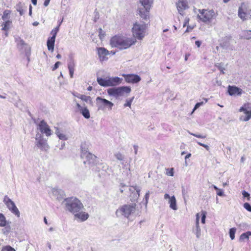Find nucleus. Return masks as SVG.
<instances>
[{
    "label": "nucleus",
    "mask_w": 251,
    "mask_h": 251,
    "mask_svg": "<svg viewBox=\"0 0 251 251\" xmlns=\"http://www.w3.org/2000/svg\"><path fill=\"white\" fill-rule=\"evenodd\" d=\"M136 40L123 36L115 35L110 40V45L112 48H117L120 50L127 49L134 45Z\"/></svg>",
    "instance_id": "f257e3e1"
},
{
    "label": "nucleus",
    "mask_w": 251,
    "mask_h": 251,
    "mask_svg": "<svg viewBox=\"0 0 251 251\" xmlns=\"http://www.w3.org/2000/svg\"><path fill=\"white\" fill-rule=\"evenodd\" d=\"M63 202H65L66 208L70 212L75 215L80 211L83 206L81 201L76 198H69L65 199Z\"/></svg>",
    "instance_id": "f03ea898"
},
{
    "label": "nucleus",
    "mask_w": 251,
    "mask_h": 251,
    "mask_svg": "<svg viewBox=\"0 0 251 251\" xmlns=\"http://www.w3.org/2000/svg\"><path fill=\"white\" fill-rule=\"evenodd\" d=\"M152 1L153 0H140V5L138 6L139 14L143 20L149 19L150 10Z\"/></svg>",
    "instance_id": "7ed1b4c3"
},
{
    "label": "nucleus",
    "mask_w": 251,
    "mask_h": 251,
    "mask_svg": "<svg viewBox=\"0 0 251 251\" xmlns=\"http://www.w3.org/2000/svg\"><path fill=\"white\" fill-rule=\"evenodd\" d=\"M136 207L135 203L124 204L116 210V215L117 217L124 216L128 218L130 215L135 212Z\"/></svg>",
    "instance_id": "20e7f679"
},
{
    "label": "nucleus",
    "mask_w": 251,
    "mask_h": 251,
    "mask_svg": "<svg viewBox=\"0 0 251 251\" xmlns=\"http://www.w3.org/2000/svg\"><path fill=\"white\" fill-rule=\"evenodd\" d=\"M131 92V88L129 86H121L113 87L107 89V93L109 96H113L116 98L123 96L125 93L128 94Z\"/></svg>",
    "instance_id": "39448f33"
},
{
    "label": "nucleus",
    "mask_w": 251,
    "mask_h": 251,
    "mask_svg": "<svg viewBox=\"0 0 251 251\" xmlns=\"http://www.w3.org/2000/svg\"><path fill=\"white\" fill-rule=\"evenodd\" d=\"M96 101L98 110L104 111L107 110L110 111L112 109V107L114 106L113 102L100 97H97Z\"/></svg>",
    "instance_id": "423d86ee"
},
{
    "label": "nucleus",
    "mask_w": 251,
    "mask_h": 251,
    "mask_svg": "<svg viewBox=\"0 0 251 251\" xmlns=\"http://www.w3.org/2000/svg\"><path fill=\"white\" fill-rule=\"evenodd\" d=\"M199 12L201 15H198V17L204 23H210L212 20L216 17V14L213 10L200 9Z\"/></svg>",
    "instance_id": "0eeeda50"
},
{
    "label": "nucleus",
    "mask_w": 251,
    "mask_h": 251,
    "mask_svg": "<svg viewBox=\"0 0 251 251\" xmlns=\"http://www.w3.org/2000/svg\"><path fill=\"white\" fill-rule=\"evenodd\" d=\"M146 24L136 23L132 27L133 35L138 40L142 39L145 35Z\"/></svg>",
    "instance_id": "6e6552de"
},
{
    "label": "nucleus",
    "mask_w": 251,
    "mask_h": 251,
    "mask_svg": "<svg viewBox=\"0 0 251 251\" xmlns=\"http://www.w3.org/2000/svg\"><path fill=\"white\" fill-rule=\"evenodd\" d=\"M35 145L42 151H47L49 149L47 141L44 139L41 133H37L35 136Z\"/></svg>",
    "instance_id": "1a4fd4ad"
},
{
    "label": "nucleus",
    "mask_w": 251,
    "mask_h": 251,
    "mask_svg": "<svg viewBox=\"0 0 251 251\" xmlns=\"http://www.w3.org/2000/svg\"><path fill=\"white\" fill-rule=\"evenodd\" d=\"M3 202L12 213L16 215L18 217H20V211L16 207L15 203L7 196H4Z\"/></svg>",
    "instance_id": "9d476101"
},
{
    "label": "nucleus",
    "mask_w": 251,
    "mask_h": 251,
    "mask_svg": "<svg viewBox=\"0 0 251 251\" xmlns=\"http://www.w3.org/2000/svg\"><path fill=\"white\" fill-rule=\"evenodd\" d=\"M81 157L82 158L85 159L83 161L84 164L86 166L88 165L90 168L94 166L96 164V156L90 152Z\"/></svg>",
    "instance_id": "9b49d317"
},
{
    "label": "nucleus",
    "mask_w": 251,
    "mask_h": 251,
    "mask_svg": "<svg viewBox=\"0 0 251 251\" xmlns=\"http://www.w3.org/2000/svg\"><path fill=\"white\" fill-rule=\"evenodd\" d=\"M38 127L42 134H45L47 136H49L51 134V130L49 125L44 120L40 121Z\"/></svg>",
    "instance_id": "f8f14e48"
},
{
    "label": "nucleus",
    "mask_w": 251,
    "mask_h": 251,
    "mask_svg": "<svg viewBox=\"0 0 251 251\" xmlns=\"http://www.w3.org/2000/svg\"><path fill=\"white\" fill-rule=\"evenodd\" d=\"M249 105V103H245L240 108L239 111L243 112L246 115L245 117H241L240 120L247 122L251 118V110H248V109L250 108Z\"/></svg>",
    "instance_id": "ddd939ff"
},
{
    "label": "nucleus",
    "mask_w": 251,
    "mask_h": 251,
    "mask_svg": "<svg viewBox=\"0 0 251 251\" xmlns=\"http://www.w3.org/2000/svg\"><path fill=\"white\" fill-rule=\"evenodd\" d=\"M15 41L17 43L18 49L20 51L24 50L26 51L30 50V48L25 42L20 37H17L15 39Z\"/></svg>",
    "instance_id": "4468645a"
},
{
    "label": "nucleus",
    "mask_w": 251,
    "mask_h": 251,
    "mask_svg": "<svg viewBox=\"0 0 251 251\" xmlns=\"http://www.w3.org/2000/svg\"><path fill=\"white\" fill-rule=\"evenodd\" d=\"M125 79L126 82L131 83H136L141 80L139 75L135 74L124 75Z\"/></svg>",
    "instance_id": "2eb2a0df"
},
{
    "label": "nucleus",
    "mask_w": 251,
    "mask_h": 251,
    "mask_svg": "<svg viewBox=\"0 0 251 251\" xmlns=\"http://www.w3.org/2000/svg\"><path fill=\"white\" fill-rule=\"evenodd\" d=\"M129 190L131 193L130 197L132 198V200H131L132 201L137 200L140 196V192L141 190L140 188L135 185L134 186L130 187L129 188Z\"/></svg>",
    "instance_id": "dca6fc26"
},
{
    "label": "nucleus",
    "mask_w": 251,
    "mask_h": 251,
    "mask_svg": "<svg viewBox=\"0 0 251 251\" xmlns=\"http://www.w3.org/2000/svg\"><path fill=\"white\" fill-rule=\"evenodd\" d=\"M97 50L100 61H103L108 59L106 56L109 54V51L107 49L103 47H99L97 48Z\"/></svg>",
    "instance_id": "f3484780"
},
{
    "label": "nucleus",
    "mask_w": 251,
    "mask_h": 251,
    "mask_svg": "<svg viewBox=\"0 0 251 251\" xmlns=\"http://www.w3.org/2000/svg\"><path fill=\"white\" fill-rule=\"evenodd\" d=\"M164 199L167 200L169 199L168 203L170 204V207L174 210H176L177 209V205H176V201L175 197L173 196L170 197L168 194H165L164 196Z\"/></svg>",
    "instance_id": "a211bd4d"
},
{
    "label": "nucleus",
    "mask_w": 251,
    "mask_h": 251,
    "mask_svg": "<svg viewBox=\"0 0 251 251\" xmlns=\"http://www.w3.org/2000/svg\"><path fill=\"white\" fill-rule=\"evenodd\" d=\"M176 7L179 13L183 15V12L188 8L187 0H178L176 3Z\"/></svg>",
    "instance_id": "6ab92c4d"
},
{
    "label": "nucleus",
    "mask_w": 251,
    "mask_h": 251,
    "mask_svg": "<svg viewBox=\"0 0 251 251\" xmlns=\"http://www.w3.org/2000/svg\"><path fill=\"white\" fill-rule=\"evenodd\" d=\"M238 15L243 21L247 20L248 18H251V16L249 17V14L247 13V10L245 7V5L243 6L242 5L239 7Z\"/></svg>",
    "instance_id": "aec40b11"
},
{
    "label": "nucleus",
    "mask_w": 251,
    "mask_h": 251,
    "mask_svg": "<svg viewBox=\"0 0 251 251\" xmlns=\"http://www.w3.org/2000/svg\"><path fill=\"white\" fill-rule=\"evenodd\" d=\"M52 193L53 195L58 201H61L64 198L65 193L61 189L54 188L52 190Z\"/></svg>",
    "instance_id": "412c9836"
},
{
    "label": "nucleus",
    "mask_w": 251,
    "mask_h": 251,
    "mask_svg": "<svg viewBox=\"0 0 251 251\" xmlns=\"http://www.w3.org/2000/svg\"><path fill=\"white\" fill-rule=\"evenodd\" d=\"M122 78L119 77H108V87L115 86L121 83Z\"/></svg>",
    "instance_id": "4be33fe9"
},
{
    "label": "nucleus",
    "mask_w": 251,
    "mask_h": 251,
    "mask_svg": "<svg viewBox=\"0 0 251 251\" xmlns=\"http://www.w3.org/2000/svg\"><path fill=\"white\" fill-rule=\"evenodd\" d=\"M199 213L196 215V221L195 228L193 229V232L196 235L197 238H200L201 235V229L199 226Z\"/></svg>",
    "instance_id": "5701e85b"
},
{
    "label": "nucleus",
    "mask_w": 251,
    "mask_h": 251,
    "mask_svg": "<svg viewBox=\"0 0 251 251\" xmlns=\"http://www.w3.org/2000/svg\"><path fill=\"white\" fill-rule=\"evenodd\" d=\"M73 94L75 97H76L81 99V100L86 102L87 103H88L91 105H93V101H92V98H91V97L86 96L84 95H81V94H78V93H76V94L73 93Z\"/></svg>",
    "instance_id": "b1692460"
},
{
    "label": "nucleus",
    "mask_w": 251,
    "mask_h": 251,
    "mask_svg": "<svg viewBox=\"0 0 251 251\" xmlns=\"http://www.w3.org/2000/svg\"><path fill=\"white\" fill-rule=\"evenodd\" d=\"M241 90L240 88L236 86L229 85L228 87V92L230 96L235 95L236 94L239 95L241 94Z\"/></svg>",
    "instance_id": "393cba45"
},
{
    "label": "nucleus",
    "mask_w": 251,
    "mask_h": 251,
    "mask_svg": "<svg viewBox=\"0 0 251 251\" xmlns=\"http://www.w3.org/2000/svg\"><path fill=\"white\" fill-rule=\"evenodd\" d=\"M55 40V39L52 38V37H50L48 38V39L47 40V44L48 49L49 50H50L51 51H53Z\"/></svg>",
    "instance_id": "a878e982"
},
{
    "label": "nucleus",
    "mask_w": 251,
    "mask_h": 251,
    "mask_svg": "<svg viewBox=\"0 0 251 251\" xmlns=\"http://www.w3.org/2000/svg\"><path fill=\"white\" fill-rule=\"evenodd\" d=\"M74 215L75 217L80 219L82 221L86 220L89 217V215L87 213L80 211L77 212V213L75 214Z\"/></svg>",
    "instance_id": "bb28decb"
},
{
    "label": "nucleus",
    "mask_w": 251,
    "mask_h": 251,
    "mask_svg": "<svg viewBox=\"0 0 251 251\" xmlns=\"http://www.w3.org/2000/svg\"><path fill=\"white\" fill-rule=\"evenodd\" d=\"M81 156L89 153L88 151V146L86 142L81 143Z\"/></svg>",
    "instance_id": "cd10ccee"
},
{
    "label": "nucleus",
    "mask_w": 251,
    "mask_h": 251,
    "mask_svg": "<svg viewBox=\"0 0 251 251\" xmlns=\"http://www.w3.org/2000/svg\"><path fill=\"white\" fill-rule=\"evenodd\" d=\"M55 132L60 140L65 141L68 139V137L66 134L62 133L58 127L55 128Z\"/></svg>",
    "instance_id": "c85d7f7f"
},
{
    "label": "nucleus",
    "mask_w": 251,
    "mask_h": 251,
    "mask_svg": "<svg viewBox=\"0 0 251 251\" xmlns=\"http://www.w3.org/2000/svg\"><path fill=\"white\" fill-rule=\"evenodd\" d=\"M97 82L99 85L102 87H108V77L103 78L98 77L97 79Z\"/></svg>",
    "instance_id": "c756f323"
},
{
    "label": "nucleus",
    "mask_w": 251,
    "mask_h": 251,
    "mask_svg": "<svg viewBox=\"0 0 251 251\" xmlns=\"http://www.w3.org/2000/svg\"><path fill=\"white\" fill-rule=\"evenodd\" d=\"M79 112L85 118L87 119L90 118L89 110L86 107H84Z\"/></svg>",
    "instance_id": "7c9ffc66"
},
{
    "label": "nucleus",
    "mask_w": 251,
    "mask_h": 251,
    "mask_svg": "<svg viewBox=\"0 0 251 251\" xmlns=\"http://www.w3.org/2000/svg\"><path fill=\"white\" fill-rule=\"evenodd\" d=\"M7 225V222L4 215L0 213V226L4 227Z\"/></svg>",
    "instance_id": "2f4dec72"
},
{
    "label": "nucleus",
    "mask_w": 251,
    "mask_h": 251,
    "mask_svg": "<svg viewBox=\"0 0 251 251\" xmlns=\"http://www.w3.org/2000/svg\"><path fill=\"white\" fill-rule=\"evenodd\" d=\"M251 235V231H247L242 233L240 237V241H243L245 239H248L249 236Z\"/></svg>",
    "instance_id": "473e14b6"
},
{
    "label": "nucleus",
    "mask_w": 251,
    "mask_h": 251,
    "mask_svg": "<svg viewBox=\"0 0 251 251\" xmlns=\"http://www.w3.org/2000/svg\"><path fill=\"white\" fill-rule=\"evenodd\" d=\"M242 38L249 40L251 39V30H245L243 31Z\"/></svg>",
    "instance_id": "72a5a7b5"
},
{
    "label": "nucleus",
    "mask_w": 251,
    "mask_h": 251,
    "mask_svg": "<svg viewBox=\"0 0 251 251\" xmlns=\"http://www.w3.org/2000/svg\"><path fill=\"white\" fill-rule=\"evenodd\" d=\"M11 24V21L9 20L5 21V22L2 24V26H3L2 28V30L4 31H7L9 28V26Z\"/></svg>",
    "instance_id": "f704fd0d"
},
{
    "label": "nucleus",
    "mask_w": 251,
    "mask_h": 251,
    "mask_svg": "<svg viewBox=\"0 0 251 251\" xmlns=\"http://www.w3.org/2000/svg\"><path fill=\"white\" fill-rule=\"evenodd\" d=\"M61 22H61L59 23V25L57 27H56L55 28H54L53 29H52L51 30L50 34L52 35V36L51 37L55 39L56 34L59 31V26H60V24H61Z\"/></svg>",
    "instance_id": "c9c22d12"
},
{
    "label": "nucleus",
    "mask_w": 251,
    "mask_h": 251,
    "mask_svg": "<svg viewBox=\"0 0 251 251\" xmlns=\"http://www.w3.org/2000/svg\"><path fill=\"white\" fill-rule=\"evenodd\" d=\"M114 156L115 157L120 161H124L125 156L120 152H117L115 153Z\"/></svg>",
    "instance_id": "e433bc0d"
},
{
    "label": "nucleus",
    "mask_w": 251,
    "mask_h": 251,
    "mask_svg": "<svg viewBox=\"0 0 251 251\" xmlns=\"http://www.w3.org/2000/svg\"><path fill=\"white\" fill-rule=\"evenodd\" d=\"M182 194L185 201H186V197H188V188H185L184 186H182Z\"/></svg>",
    "instance_id": "4c0bfd02"
},
{
    "label": "nucleus",
    "mask_w": 251,
    "mask_h": 251,
    "mask_svg": "<svg viewBox=\"0 0 251 251\" xmlns=\"http://www.w3.org/2000/svg\"><path fill=\"white\" fill-rule=\"evenodd\" d=\"M204 102L203 101H201V102H197L196 105H195V107L193 110V111H194L195 110H196L197 109H198V108H199L203 104L206 103L208 101V100L207 99H204Z\"/></svg>",
    "instance_id": "58836bf2"
},
{
    "label": "nucleus",
    "mask_w": 251,
    "mask_h": 251,
    "mask_svg": "<svg viewBox=\"0 0 251 251\" xmlns=\"http://www.w3.org/2000/svg\"><path fill=\"white\" fill-rule=\"evenodd\" d=\"M236 230V228L234 227L231 228L229 229V236L231 240H233L235 238V234Z\"/></svg>",
    "instance_id": "ea45409f"
},
{
    "label": "nucleus",
    "mask_w": 251,
    "mask_h": 251,
    "mask_svg": "<svg viewBox=\"0 0 251 251\" xmlns=\"http://www.w3.org/2000/svg\"><path fill=\"white\" fill-rule=\"evenodd\" d=\"M75 62L73 58H71L68 63V69H75Z\"/></svg>",
    "instance_id": "a19ab883"
},
{
    "label": "nucleus",
    "mask_w": 251,
    "mask_h": 251,
    "mask_svg": "<svg viewBox=\"0 0 251 251\" xmlns=\"http://www.w3.org/2000/svg\"><path fill=\"white\" fill-rule=\"evenodd\" d=\"M221 47H222L224 49H230L232 50L231 48L229 47V44L227 42H224L221 44Z\"/></svg>",
    "instance_id": "79ce46f5"
},
{
    "label": "nucleus",
    "mask_w": 251,
    "mask_h": 251,
    "mask_svg": "<svg viewBox=\"0 0 251 251\" xmlns=\"http://www.w3.org/2000/svg\"><path fill=\"white\" fill-rule=\"evenodd\" d=\"M10 13V11L9 10H5L3 12V15L2 16V19L3 21H7L8 19V15Z\"/></svg>",
    "instance_id": "37998d69"
},
{
    "label": "nucleus",
    "mask_w": 251,
    "mask_h": 251,
    "mask_svg": "<svg viewBox=\"0 0 251 251\" xmlns=\"http://www.w3.org/2000/svg\"><path fill=\"white\" fill-rule=\"evenodd\" d=\"M207 212L205 211H201V222L202 224H205V219L206 216Z\"/></svg>",
    "instance_id": "c03bdc74"
},
{
    "label": "nucleus",
    "mask_w": 251,
    "mask_h": 251,
    "mask_svg": "<svg viewBox=\"0 0 251 251\" xmlns=\"http://www.w3.org/2000/svg\"><path fill=\"white\" fill-rule=\"evenodd\" d=\"M134 99V97H133L130 100H126V103H125L124 106L130 107L131 103L132 102Z\"/></svg>",
    "instance_id": "a18cd8bd"
},
{
    "label": "nucleus",
    "mask_w": 251,
    "mask_h": 251,
    "mask_svg": "<svg viewBox=\"0 0 251 251\" xmlns=\"http://www.w3.org/2000/svg\"><path fill=\"white\" fill-rule=\"evenodd\" d=\"M1 251H16L15 249L9 246H6L3 247Z\"/></svg>",
    "instance_id": "49530a36"
},
{
    "label": "nucleus",
    "mask_w": 251,
    "mask_h": 251,
    "mask_svg": "<svg viewBox=\"0 0 251 251\" xmlns=\"http://www.w3.org/2000/svg\"><path fill=\"white\" fill-rule=\"evenodd\" d=\"M99 36L100 39H102L104 37L105 35V32H104L101 28H100L99 29Z\"/></svg>",
    "instance_id": "de8ad7c7"
},
{
    "label": "nucleus",
    "mask_w": 251,
    "mask_h": 251,
    "mask_svg": "<svg viewBox=\"0 0 251 251\" xmlns=\"http://www.w3.org/2000/svg\"><path fill=\"white\" fill-rule=\"evenodd\" d=\"M242 194L244 198H247L248 201L250 200V194L246 192V191L244 190L242 192Z\"/></svg>",
    "instance_id": "09e8293b"
},
{
    "label": "nucleus",
    "mask_w": 251,
    "mask_h": 251,
    "mask_svg": "<svg viewBox=\"0 0 251 251\" xmlns=\"http://www.w3.org/2000/svg\"><path fill=\"white\" fill-rule=\"evenodd\" d=\"M243 206L247 211L251 212V205L249 203L245 202Z\"/></svg>",
    "instance_id": "8fccbe9b"
},
{
    "label": "nucleus",
    "mask_w": 251,
    "mask_h": 251,
    "mask_svg": "<svg viewBox=\"0 0 251 251\" xmlns=\"http://www.w3.org/2000/svg\"><path fill=\"white\" fill-rule=\"evenodd\" d=\"M5 226V228L2 229V231L4 234H7L10 232V226L7 225Z\"/></svg>",
    "instance_id": "3c124183"
},
{
    "label": "nucleus",
    "mask_w": 251,
    "mask_h": 251,
    "mask_svg": "<svg viewBox=\"0 0 251 251\" xmlns=\"http://www.w3.org/2000/svg\"><path fill=\"white\" fill-rule=\"evenodd\" d=\"M197 143L200 146L204 147L207 151H209V150L210 148H209V146L208 145L204 144H202V143H201L200 142H198V141H197Z\"/></svg>",
    "instance_id": "603ef678"
},
{
    "label": "nucleus",
    "mask_w": 251,
    "mask_h": 251,
    "mask_svg": "<svg viewBox=\"0 0 251 251\" xmlns=\"http://www.w3.org/2000/svg\"><path fill=\"white\" fill-rule=\"evenodd\" d=\"M150 191H148L146 193V195L145 196V203L146 204H147V203L148 202V201H149V196H150Z\"/></svg>",
    "instance_id": "864d4df0"
},
{
    "label": "nucleus",
    "mask_w": 251,
    "mask_h": 251,
    "mask_svg": "<svg viewBox=\"0 0 251 251\" xmlns=\"http://www.w3.org/2000/svg\"><path fill=\"white\" fill-rule=\"evenodd\" d=\"M60 64H61L60 62H59V61L56 62L55 63V64L54 65L53 67H52V70L55 71V70H56L58 68L59 65H60Z\"/></svg>",
    "instance_id": "5fc2aeb1"
},
{
    "label": "nucleus",
    "mask_w": 251,
    "mask_h": 251,
    "mask_svg": "<svg viewBox=\"0 0 251 251\" xmlns=\"http://www.w3.org/2000/svg\"><path fill=\"white\" fill-rule=\"evenodd\" d=\"M189 133L190 134H191V135H193V136H195L196 137H198V138H205L206 137V136H205V135L203 136V135H201V134H195V133H190V132H189Z\"/></svg>",
    "instance_id": "6e6d98bb"
},
{
    "label": "nucleus",
    "mask_w": 251,
    "mask_h": 251,
    "mask_svg": "<svg viewBox=\"0 0 251 251\" xmlns=\"http://www.w3.org/2000/svg\"><path fill=\"white\" fill-rule=\"evenodd\" d=\"M69 71V74L71 78L73 77V75L75 71V69H68Z\"/></svg>",
    "instance_id": "4d7b16f0"
},
{
    "label": "nucleus",
    "mask_w": 251,
    "mask_h": 251,
    "mask_svg": "<svg viewBox=\"0 0 251 251\" xmlns=\"http://www.w3.org/2000/svg\"><path fill=\"white\" fill-rule=\"evenodd\" d=\"M217 195L218 196L222 197V196H224V192H223V190H221L219 189V190H218V192L217 193Z\"/></svg>",
    "instance_id": "13d9d810"
},
{
    "label": "nucleus",
    "mask_w": 251,
    "mask_h": 251,
    "mask_svg": "<svg viewBox=\"0 0 251 251\" xmlns=\"http://www.w3.org/2000/svg\"><path fill=\"white\" fill-rule=\"evenodd\" d=\"M174 169L173 168H171L169 172L167 173V174L168 176H174Z\"/></svg>",
    "instance_id": "bf43d9fd"
},
{
    "label": "nucleus",
    "mask_w": 251,
    "mask_h": 251,
    "mask_svg": "<svg viewBox=\"0 0 251 251\" xmlns=\"http://www.w3.org/2000/svg\"><path fill=\"white\" fill-rule=\"evenodd\" d=\"M218 67V69L220 71L221 73L223 74H225V68L220 65H219Z\"/></svg>",
    "instance_id": "052dcab7"
},
{
    "label": "nucleus",
    "mask_w": 251,
    "mask_h": 251,
    "mask_svg": "<svg viewBox=\"0 0 251 251\" xmlns=\"http://www.w3.org/2000/svg\"><path fill=\"white\" fill-rule=\"evenodd\" d=\"M193 27H191L189 25H187V29L185 31L184 33H187V32H190V30H192L193 29Z\"/></svg>",
    "instance_id": "680f3d73"
},
{
    "label": "nucleus",
    "mask_w": 251,
    "mask_h": 251,
    "mask_svg": "<svg viewBox=\"0 0 251 251\" xmlns=\"http://www.w3.org/2000/svg\"><path fill=\"white\" fill-rule=\"evenodd\" d=\"M120 186H121V188H120V192H121V193H123V192H124V190H125V189H124V187H126V185H125V184H123L121 183V185H120Z\"/></svg>",
    "instance_id": "e2e57ef3"
},
{
    "label": "nucleus",
    "mask_w": 251,
    "mask_h": 251,
    "mask_svg": "<svg viewBox=\"0 0 251 251\" xmlns=\"http://www.w3.org/2000/svg\"><path fill=\"white\" fill-rule=\"evenodd\" d=\"M76 106L79 111L84 107L77 102L76 103Z\"/></svg>",
    "instance_id": "0e129e2a"
},
{
    "label": "nucleus",
    "mask_w": 251,
    "mask_h": 251,
    "mask_svg": "<svg viewBox=\"0 0 251 251\" xmlns=\"http://www.w3.org/2000/svg\"><path fill=\"white\" fill-rule=\"evenodd\" d=\"M133 148H134L135 154H137V151H138V146L137 145H134L133 146Z\"/></svg>",
    "instance_id": "69168bd1"
},
{
    "label": "nucleus",
    "mask_w": 251,
    "mask_h": 251,
    "mask_svg": "<svg viewBox=\"0 0 251 251\" xmlns=\"http://www.w3.org/2000/svg\"><path fill=\"white\" fill-rule=\"evenodd\" d=\"M95 13H96V15H95V16L94 21L96 22L97 20L99 18V15L98 12L95 11Z\"/></svg>",
    "instance_id": "338daca9"
},
{
    "label": "nucleus",
    "mask_w": 251,
    "mask_h": 251,
    "mask_svg": "<svg viewBox=\"0 0 251 251\" xmlns=\"http://www.w3.org/2000/svg\"><path fill=\"white\" fill-rule=\"evenodd\" d=\"M201 41H196L195 42V44H196V45L198 48H199V47H200L201 46Z\"/></svg>",
    "instance_id": "774afa93"
}]
</instances>
